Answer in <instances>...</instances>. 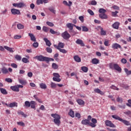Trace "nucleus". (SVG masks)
Here are the masks:
<instances>
[{
  "label": "nucleus",
  "mask_w": 131,
  "mask_h": 131,
  "mask_svg": "<svg viewBox=\"0 0 131 131\" xmlns=\"http://www.w3.org/2000/svg\"><path fill=\"white\" fill-rule=\"evenodd\" d=\"M51 115L52 117L54 118L53 119V122H54L55 124L57 125V126H59L60 124H61V116L57 114H52Z\"/></svg>",
  "instance_id": "f257e3e1"
},
{
  "label": "nucleus",
  "mask_w": 131,
  "mask_h": 131,
  "mask_svg": "<svg viewBox=\"0 0 131 131\" xmlns=\"http://www.w3.org/2000/svg\"><path fill=\"white\" fill-rule=\"evenodd\" d=\"M109 67L110 69H115V70L118 71L119 73H121V71H122L121 68H120L119 65L117 63H111L109 64Z\"/></svg>",
  "instance_id": "f03ea898"
},
{
  "label": "nucleus",
  "mask_w": 131,
  "mask_h": 131,
  "mask_svg": "<svg viewBox=\"0 0 131 131\" xmlns=\"http://www.w3.org/2000/svg\"><path fill=\"white\" fill-rule=\"evenodd\" d=\"M33 59H36L38 61H40V62H47L48 60L47 59V57L43 56L42 55L36 56Z\"/></svg>",
  "instance_id": "7ed1b4c3"
},
{
  "label": "nucleus",
  "mask_w": 131,
  "mask_h": 131,
  "mask_svg": "<svg viewBox=\"0 0 131 131\" xmlns=\"http://www.w3.org/2000/svg\"><path fill=\"white\" fill-rule=\"evenodd\" d=\"M53 76L54 77L53 78V80L54 81H56L57 82H60L61 81V78H60V75L57 73H54Z\"/></svg>",
  "instance_id": "20e7f679"
},
{
  "label": "nucleus",
  "mask_w": 131,
  "mask_h": 131,
  "mask_svg": "<svg viewBox=\"0 0 131 131\" xmlns=\"http://www.w3.org/2000/svg\"><path fill=\"white\" fill-rule=\"evenodd\" d=\"M61 36L64 39H69L71 37L70 34L67 31H66L61 34Z\"/></svg>",
  "instance_id": "39448f33"
},
{
  "label": "nucleus",
  "mask_w": 131,
  "mask_h": 131,
  "mask_svg": "<svg viewBox=\"0 0 131 131\" xmlns=\"http://www.w3.org/2000/svg\"><path fill=\"white\" fill-rule=\"evenodd\" d=\"M13 7H15L16 8H24V7H26V4L24 3H14L13 4Z\"/></svg>",
  "instance_id": "423d86ee"
},
{
  "label": "nucleus",
  "mask_w": 131,
  "mask_h": 131,
  "mask_svg": "<svg viewBox=\"0 0 131 131\" xmlns=\"http://www.w3.org/2000/svg\"><path fill=\"white\" fill-rule=\"evenodd\" d=\"M105 123L106 126H110V127H116V126L114 125V124H113L111 121L108 120H105Z\"/></svg>",
  "instance_id": "0eeeda50"
},
{
  "label": "nucleus",
  "mask_w": 131,
  "mask_h": 131,
  "mask_svg": "<svg viewBox=\"0 0 131 131\" xmlns=\"http://www.w3.org/2000/svg\"><path fill=\"white\" fill-rule=\"evenodd\" d=\"M64 46H65V45L64 44V43L59 42L58 43V46L54 45V47L55 48V49H57V50H60V49H63Z\"/></svg>",
  "instance_id": "6e6552de"
},
{
  "label": "nucleus",
  "mask_w": 131,
  "mask_h": 131,
  "mask_svg": "<svg viewBox=\"0 0 131 131\" xmlns=\"http://www.w3.org/2000/svg\"><path fill=\"white\" fill-rule=\"evenodd\" d=\"M11 12L12 15H20V10L14 8L11 9Z\"/></svg>",
  "instance_id": "1a4fd4ad"
},
{
  "label": "nucleus",
  "mask_w": 131,
  "mask_h": 131,
  "mask_svg": "<svg viewBox=\"0 0 131 131\" xmlns=\"http://www.w3.org/2000/svg\"><path fill=\"white\" fill-rule=\"evenodd\" d=\"M94 91L95 93H97V94H99V95H101V96H104L105 95V92L101 91L99 88L94 89Z\"/></svg>",
  "instance_id": "9d476101"
},
{
  "label": "nucleus",
  "mask_w": 131,
  "mask_h": 131,
  "mask_svg": "<svg viewBox=\"0 0 131 131\" xmlns=\"http://www.w3.org/2000/svg\"><path fill=\"white\" fill-rule=\"evenodd\" d=\"M112 49L117 50L118 49H121V46L117 43H114L112 45Z\"/></svg>",
  "instance_id": "9b49d317"
},
{
  "label": "nucleus",
  "mask_w": 131,
  "mask_h": 131,
  "mask_svg": "<svg viewBox=\"0 0 131 131\" xmlns=\"http://www.w3.org/2000/svg\"><path fill=\"white\" fill-rule=\"evenodd\" d=\"M119 25H120V23L119 21H116L112 25V27L114 29H118L119 28Z\"/></svg>",
  "instance_id": "f8f14e48"
},
{
  "label": "nucleus",
  "mask_w": 131,
  "mask_h": 131,
  "mask_svg": "<svg viewBox=\"0 0 131 131\" xmlns=\"http://www.w3.org/2000/svg\"><path fill=\"white\" fill-rule=\"evenodd\" d=\"M76 26L75 25L73 24H71V23H68L67 24V27H68V28H69L70 29V32H71V31L73 30V27Z\"/></svg>",
  "instance_id": "ddd939ff"
},
{
  "label": "nucleus",
  "mask_w": 131,
  "mask_h": 131,
  "mask_svg": "<svg viewBox=\"0 0 131 131\" xmlns=\"http://www.w3.org/2000/svg\"><path fill=\"white\" fill-rule=\"evenodd\" d=\"M76 43H77V45H80L81 47H84L85 46L84 43H83V41L80 39H77L76 41Z\"/></svg>",
  "instance_id": "4468645a"
},
{
  "label": "nucleus",
  "mask_w": 131,
  "mask_h": 131,
  "mask_svg": "<svg viewBox=\"0 0 131 131\" xmlns=\"http://www.w3.org/2000/svg\"><path fill=\"white\" fill-rule=\"evenodd\" d=\"M43 39L44 41H45L46 46H47V47H51V46H52V43H51V41H50V40L48 39V38H44Z\"/></svg>",
  "instance_id": "2eb2a0df"
},
{
  "label": "nucleus",
  "mask_w": 131,
  "mask_h": 131,
  "mask_svg": "<svg viewBox=\"0 0 131 131\" xmlns=\"http://www.w3.org/2000/svg\"><path fill=\"white\" fill-rule=\"evenodd\" d=\"M28 35L31 38V40H32V41H36V38H35V36H34L33 34L29 33Z\"/></svg>",
  "instance_id": "dca6fc26"
},
{
  "label": "nucleus",
  "mask_w": 131,
  "mask_h": 131,
  "mask_svg": "<svg viewBox=\"0 0 131 131\" xmlns=\"http://www.w3.org/2000/svg\"><path fill=\"white\" fill-rule=\"evenodd\" d=\"M99 16L101 19H108V16L105 13L99 14Z\"/></svg>",
  "instance_id": "f3484780"
},
{
  "label": "nucleus",
  "mask_w": 131,
  "mask_h": 131,
  "mask_svg": "<svg viewBox=\"0 0 131 131\" xmlns=\"http://www.w3.org/2000/svg\"><path fill=\"white\" fill-rule=\"evenodd\" d=\"M9 107L13 108L14 107H18V103L16 102H13L9 104Z\"/></svg>",
  "instance_id": "a211bd4d"
},
{
  "label": "nucleus",
  "mask_w": 131,
  "mask_h": 131,
  "mask_svg": "<svg viewBox=\"0 0 131 131\" xmlns=\"http://www.w3.org/2000/svg\"><path fill=\"white\" fill-rule=\"evenodd\" d=\"M18 81L22 85H26V84H27V82L26 80L18 79Z\"/></svg>",
  "instance_id": "6ab92c4d"
},
{
  "label": "nucleus",
  "mask_w": 131,
  "mask_h": 131,
  "mask_svg": "<svg viewBox=\"0 0 131 131\" xmlns=\"http://www.w3.org/2000/svg\"><path fill=\"white\" fill-rule=\"evenodd\" d=\"M10 89L12 90V91H13V92H19V89L18 86H11L10 87Z\"/></svg>",
  "instance_id": "aec40b11"
},
{
  "label": "nucleus",
  "mask_w": 131,
  "mask_h": 131,
  "mask_svg": "<svg viewBox=\"0 0 131 131\" xmlns=\"http://www.w3.org/2000/svg\"><path fill=\"white\" fill-rule=\"evenodd\" d=\"M100 60L97 58H93L92 59V64H95L97 65V64H99Z\"/></svg>",
  "instance_id": "412c9836"
},
{
  "label": "nucleus",
  "mask_w": 131,
  "mask_h": 131,
  "mask_svg": "<svg viewBox=\"0 0 131 131\" xmlns=\"http://www.w3.org/2000/svg\"><path fill=\"white\" fill-rule=\"evenodd\" d=\"M1 71L3 74H7V73H9V71L8 70V69L6 68V67H3L1 69Z\"/></svg>",
  "instance_id": "4be33fe9"
},
{
  "label": "nucleus",
  "mask_w": 131,
  "mask_h": 131,
  "mask_svg": "<svg viewBox=\"0 0 131 131\" xmlns=\"http://www.w3.org/2000/svg\"><path fill=\"white\" fill-rule=\"evenodd\" d=\"M82 124H83V125H88L90 123V121L87 119L82 120L81 121Z\"/></svg>",
  "instance_id": "5701e85b"
},
{
  "label": "nucleus",
  "mask_w": 131,
  "mask_h": 131,
  "mask_svg": "<svg viewBox=\"0 0 131 131\" xmlns=\"http://www.w3.org/2000/svg\"><path fill=\"white\" fill-rule=\"evenodd\" d=\"M39 86H40V89H42V90H46V89H47V84H46V83H40Z\"/></svg>",
  "instance_id": "b1692460"
},
{
  "label": "nucleus",
  "mask_w": 131,
  "mask_h": 131,
  "mask_svg": "<svg viewBox=\"0 0 131 131\" xmlns=\"http://www.w3.org/2000/svg\"><path fill=\"white\" fill-rule=\"evenodd\" d=\"M31 108L32 109H35V106L36 105V102L34 101H31Z\"/></svg>",
  "instance_id": "393cba45"
},
{
  "label": "nucleus",
  "mask_w": 131,
  "mask_h": 131,
  "mask_svg": "<svg viewBox=\"0 0 131 131\" xmlns=\"http://www.w3.org/2000/svg\"><path fill=\"white\" fill-rule=\"evenodd\" d=\"M112 117H113L114 119H116L117 120H119V121H121L122 118H120L119 116L115 115H112Z\"/></svg>",
  "instance_id": "a878e982"
},
{
  "label": "nucleus",
  "mask_w": 131,
  "mask_h": 131,
  "mask_svg": "<svg viewBox=\"0 0 131 131\" xmlns=\"http://www.w3.org/2000/svg\"><path fill=\"white\" fill-rule=\"evenodd\" d=\"M24 106L26 108H29V107L31 106V102L28 101H26L25 102V105H24Z\"/></svg>",
  "instance_id": "bb28decb"
},
{
  "label": "nucleus",
  "mask_w": 131,
  "mask_h": 131,
  "mask_svg": "<svg viewBox=\"0 0 131 131\" xmlns=\"http://www.w3.org/2000/svg\"><path fill=\"white\" fill-rule=\"evenodd\" d=\"M74 59L75 61H76V62H77L78 63L81 62V59L77 55L75 56L74 57Z\"/></svg>",
  "instance_id": "cd10ccee"
},
{
  "label": "nucleus",
  "mask_w": 131,
  "mask_h": 131,
  "mask_svg": "<svg viewBox=\"0 0 131 131\" xmlns=\"http://www.w3.org/2000/svg\"><path fill=\"white\" fill-rule=\"evenodd\" d=\"M77 102L79 105L81 106L82 105H84V101L81 99L77 100Z\"/></svg>",
  "instance_id": "c85d7f7f"
},
{
  "label": "nucleus",
  "mask_w": 131,
  "mask_h": 131,
  "mask_svg": "<svg viewBox=\"0 0 131 131\" xmlns=\"http://www.w3.org/2000/svg\"><path fill=\"white\" fill-rule=\"evenodd\" d=\"M17 28L19 30L24 29V25H22V24H18L17 25Z\"/></svg>",
  "instance_id": "c756f323"
},
{
  "label": "nucleus",
  "mask_w": 131,
  "mask_h": 131,
  "mask_svg": "<svg viewBox=\"0 0 131 131\" xmlns=\"http://www.w3.org/2000/svg\"><path fill=\"white\" fill-rule=\"evenodd\" d=\"M0 91L3 95H8V92L4 88L0 89Z\"/></svg>",
  "instance_id": "7c9ffc66"
},
{
  "label": "nucleus",
  "mask_w": 131,
  "mask_h": 131,
  "mask_svg": "<svg viewBox=\"0 0 131 131\" xmlns=\"http://www.w3.org/2000/svg\"><path fill=\"white\" fill-rule=\"evenodd\" d=\"M121 122H123L125 125H130L129 122L125 120L122 119L121 120Z\"/></svg>",
  "instance_id": "2f4dec72"
},
{
  "label": "nucleus",
  "mask_w": 131,
  "mask_h": 131,
  "mask_svg": "<svg viewBox=\"0 0 131 131\" xmlns=\"http://www.w3.org/2000/svg\"><path fill=\"white\" fill-rule=\"evenodd\" d=\"M124 72H125L126 74L128 76L130 75L131 74V71L128 70L127 68H124Z\"/></svg>",
  "instance_id": "473e14b6"
},
{
  "label": "nucleus",
  "mask_w": 131,
  "mask_h": 131,
  "mask_svg": "<svg viewBox=\"0 0 131 131\" xmlns=\"http://www.w3.org/2000/svg\"><path fill=\"white\" fill-rule=\"evenodd\" d=\"M69 115L73 118L74 117V112L72 111V110H70V112H69Z\"/></svg>",
  "instance_id": "72a5a7b5"
},
{
  "label": "nucleus",
  "mask_w": 131,
  "mask_h": 131,
  "mask_svg": "<svg viewBox=\"0 0 131 131\" xmlns=\"http://www.w3.org/2000/svg\"><path fill=\"white\" fill-rule=\"evenodd\" d=\"M107 11L105 10L104 8H100L99 10V13L100 14H105Z\"/></svg>",
  "instance_id": "f704fd0d"
},
{
  "label": "nucleus",
  "mask_w": 131,
  "mask_h": 131,
  "mask_svg": "<svg viewBox=\"0 0 131 131\" xmlns=\"http://www.w3.org/2000/svg\"><path fill=\"white\" fill-rule=\"evenodd\" d=\"M4 49L7 50V51H9V52H10L11 53H13V52H14V51H13V49L8 46H4Z\"/></svg>",
  "instance_id": "c9c22d12"
},
{
  "label": "nucleus",
  "mask_w": 131,
  "mask_h": 131,
  "mask_svg": "<svg viewBox=\"0 0 131 131\" xmlns=\"http://www.w3.org/2000/svg\"><path fill=\"white\" fill-rule=\"evenodd\" d=\"M81 69L83 72H88L89 71V68L86 67H82Z\"/></svg>",
  "instance_id": "e433bc0d"
},
{
  "label": "nucleus",
  "mask_w": 131,
  "mask_h": 131,
  "mask_svg": "<svg viewBox=\"0 0 131 131\" xmlns=\"http://www.w3.org/2000/svg\"><path fill=\"white\" fill-rule=\"evenodd\" d=\"M50 86L51 89H56L57 88V84L52 82L50 84Z\"/></svg>",
  "instance_id": "4c0bfd02"
},
{
  "label": "nucleus",
  "mask_w": 131,
  "mask_h": 131,
  "mask_svg": "<svg viewBox=\"0 0 131 131\" xmlns=\"http://www.w3.org/2000/svg\"><path fill=\"white\" fill-rule=\"evenodd\" d=\"M17 114H18V115H21L24 117H26V115L25 114H24V112H22L21 111H19L17 112Z\"/></svg>",
  "instance_id": "58836bf2"
},
{
  "label": "nucleus",
  "mask_w": 131,
  "mask_h": 131,
  "mask_svg": "<svg viewBox=\"0 0 131 131\" xmlns=\"http://www.w3.org/2000/svg\"><path fill=\"white\" fill-rule=\"evenodd\" d=\"M82 30L84 32H88L89 31V28L85 26H82Z\"/></svg>",
  "instance_id": "ea45409f"
},
{
  "label": "nucleus",
  "mask_w": 131,
  "mask_h": 131,
  "mask_svg": "<svg viewBox=\"0 0 131 131\" xmlns=\"http://www.w3.org/2000/svg\"><path fill=\"white\" fill-rule=\"evenodd\" d=\"M22 62H23L24 63H29V60H28V59L25 58V57H24L22 59Z\"/></svg>",
  "instance_id": "a19ab883"
},
{
  "label": "nucleus",
  "mask_w": 131,
  "mask_h": 131,
  "mask_svg": "<svg viewBox=\"0 0 131 131\" xmlns=\"http://www.w3.org/2000/svg\"><path fill=\"white\" fill-rule=\"evenodd\" d=\"M15 58L16 60H17V61H21V59H22L21 56L18 55H15Z\"/></svg>",
  "instance_id": "79ce46f5"
},
{
  "label": "nucleus",
  "mask_w": 131,
  "mask_h": 131,
  "mask_svg": "<svg viewBox=\"0 0 131 131\" xmlns=\"http://www.w3.org/2000/svg\"><path fill=\"white\" fill-rule=\"evenodd\" d=\"M101 35H106V31H104L103 28H101Z\"/></svg>",
  "instance_id": "37998d69"
},
{
  "label": "nucleus",
  "mask_w": 131,
  "mask_h": 131,
  "mask_svg": "<svg viewBox=\"0 0 131 131\" xmlns=\"http://www.w3.org/2000/svg\"><path fill=\"white\" fill-rule=\"evenodd\" d=\"M42 30L44 31V32H49V28L43 26L42 27Z\"/></svg>",
  "instance_id": "c03bdc74"
},
{
  "label": "nucleus",
  "mask_w": 131,
  "mask_h": 131,
  "mask_svg": "<svg viewBox=\"0 0 131 131\" xmlns=\"http://www.w3.org/2000/svg\"><path fill=\"white\" fill-rule=\"evenodd\" d=\"M117 14H118V11H115V12H112V15L113 17H116L117 16Z\"/></svg>",
  "instance_id": "a18cd8bd"
},
{
  "label": "nucleus",
  "mask_w": 131,
  "mask_h": 131,
  "mask_svg": "<svg viewBox=\"0 0 131 131\" xmlns=\"http://www.w3.org/2000/svg\"><path fill=\"white\" fill-rule=\"evenodd\" d=\"M17 124L20 126H25V124L23 122H17Z\"/></svg>",
  "instance_id": "49530a36"
},
{
  "label": "nucleus",
  "mask_w": 131,
  "mask_h": 131,
  "mask_svg": "<svg viewBox=\"0 0 131 131\" xmlns=\"http://www.w3.org/2000/svg\"><path fill=\"white\" fill-rule=\"evenodd\" d=\"M123 113L125 115H128V116H131V111H127V112H124Z\"/></svg>",
  "instance_id": "de8ad7c7"
},
{
  "label": "nucleus",
  "mask_w": 131,
  "mask_h": 131,
  "mask_svg": "<svg viewBox=\"0 0 131 131\" xmlns=\"http://www.w3.org/2000/svg\"><path fill=\"white\" fill-rule=\"evenodd\" d=\"M52 67L53 69H58V65L55 63H52Z\"/></svg>",
  "instance_id": "09e8293b"
},
{
  "label": "nucleus",
  "mask_w": 131,
  "mask_h": 131,
  "mask_svg": "<svg viewBox=\"0 0 131 131\" xmlns=\"http://www.w3.org/2000/svg\"><path fill=\"white\" fill-rule=\"evenodd\" d=\"M59 52H60V53H62V54H67V51L65 49H58Z\"/></svg>",
  "instance_id": "8fccbe9b"
},
{
  "label": "nucleus",
  "mask_w": 131,
  "mask_h": 131,
  "mask_svg": "<svg viewBox=\"0 0 131 131\" xmlns=\"http://www.w3.org/2000/svg\"><path fill=\"white\" fill-rule=\"evenodd\" d=\"M58 57H59V53H56L54 55V59H55V61H58Z\"/></svg>",
  "instance_id": "3c124183"
},
{
  "label": "nucleus",
  "mask_w": 131,
  "mask_h": 131,
  "mask_svg": "<svg viewBox=\"0 0 131 131\" xmlns=\"http://www.w3.org/2000/svg\"><path fill=\"white\" fill-rule=\"evenodd\" d=\"M88 12L89 14L91 15V16H94L95 15V13H94V11L91 9H88Z\"/></svg>",
  "instance_id": "603ef678"
},
{
  "label": "nucleus",
  "mask_w": 131,
  "mask_h": 131,
  "mask_svg": "<svg viewBox=\"0 0 131 131\" xmlns=\"http://www.w3.org/2000/svg\"><path fill=\"white\" fill-rule=\"evenodd\" d=\"M111 89H112L113 90H115L116 91H119V88L116 87V86L112 85L111 86Z\"/></svg>",
  "instance_id": "864d4df0"
},
{
  "label": "nucleus",
  "mask_w": 131,
  "mask_h": 131,
  "mask_svg": "<svg viewBox=\"0 0 131 131\" xmlns=\"http://www.w3.org/2000/svg\"><path fill=\"white\" fill-rule=\"evenodd\" d=\"M46 24H47V25H48V26H50V27H53V26H54V24H53V23L52 22L47 21Z\"/></svg>",
  "instance_id": "5fc2aeb1"
},
{
  "label": "nucleus",
  "mask_w": 131,
  "mask_h": 131,
  "mask_svg": "<svg viewBox=\"0 0 131 131\" xmlns=\"http://www.w3.org/2000/svg\"><path fill=\"white\" fill-rule=\"evenodd\" d=\"M22 37V36L19 35H16L14 36V39H20Z\"/></svg>",
  "instance_id": "6e6d98bb"
},
{
  "label": "nucleus",
  "mask_w": 131,
  "mask_h": 131,
  "mask_svg": "<svg viewBox=\"0 0 131 131\" xmlns=\"http://www.w3.org/2000/svg\"><path fill=\"white\" fill-rule=\"evenodd\" d=\"M47 60H46V62L47 63H49V62H50V61H53L54 60V58H50V57H47Z\"/></svg>",
  "instance_id": "4d7b16f0"
},
{
  "label": "nucleus",
  "mask_w": 131,
  "mask_h": 131,
  "mask_svg": "<svg viewBox=\"0 0 131 131\" xmlns=\"http://www.w3.org/2000/svg\"><path fill=\"white\" fill-rule=\"evenodd\" d=\"M46 51L48 53H52V52H53V50H52L51 48L50 47H47L46 48Z\"/></svg>",
  "instance_id": "13d9d810"
},
{
  "label": "nucleus",
  "mask_w": 131,
  "mask_h": 131,
  "mask_svg": "<svg viewBox=\"0 0 131 131\" xmlns=\"http://www.w3.org/2000/svg\"><path fill=\"white\" fill-rule=\"evenodd\" d=\"M121 63H122V64H126V63L127 62V60L125 59V58H122L121 60Z\"/></svg>",
  "instance_id": "bf43d9fd"
},
{
  "label": "nucleus",
  "mask_w": 131,
  "mask_h": 131,
  "mask_svg": "<svg viewBox=\"0 0 131 131\" xmlns=\"http://www.w3.org/2000/svg\"><path fill=\"white\" fill-rule=\"evenodd\" d=\"M104 45L105 46V47H109V46H110V44H109V41L105 40L104 42Z\"/></svg>",
  "instance_id": "052dcab7"
},
{
  "label": "nucleus",
  "mask_w": 131,
  "mask_h": 131,
  "mask_svg": "<svg viewBox=\"0 0 131 131\" xmlns=\"http://www.w3.org/2000/svg\"><path fill=\"white\" fill-rule=\"evenodd\" d=\"M89 125L91 126V127H96V124H95L94 123H91L90 122H89Z\"/></svg>",
  "instance_id": "680f3d73"
},
{
  "label": "nucleus",
  "mask_w": 131,
  "mask_h": 131,
  "mask_svg": "<svg viewBox=\"0 0 131 131\" xmlns=\"http://www.w3.org/2000/svg\"><path fill=\"white\" fill-rule=\"evenodd\" d=\"M49 11L51 12V13H53V14H56V11L53 8H49Z\"/></svg>",
  "instance_id": "e2e57ef3"
},
{
  "label": "nucleus",
  "mask_w": 131,
  "mask_h": 131,
  "mask_svg": "<svg viewBox=\"0 0 131 131\" xmlns=\"http://www.w3.org/2000/svg\"><path fill=\"white\" fill-rule=\"evenodd\" d=\"M37 5H41L43 4L42 0H37L36 1Z\"/></svg>",
  "instance_id": "0e129e2a"
},
{
  "label": "nucleus",
  "mask_w": 131,
  "mask_h": 131,
  "mask_svg": "<svg viewBox=\"0 0 131 131\" xmlns=\"http://www.w3.org/2000/svg\"><path fill=\"white\" fill-rule=\"evenodd\" d=\"M91 5L92 6H96L97 5V2L95 0H93L91 2Z\"/></svg>",
  "instance_id": "69168bd1"
},
{
  "label": "nucleus",
  "mask_w": 131,
  "mask_h": 131,
  "mask_svg": "<svg viewBox=\"0 0 131 131\" xmlns=\"http://www.w3.org/2000/svg\"><path fill=\"white\" fill-rule=\"evenodd\" d=\"M11 67H13V68H17L18 67V66H17L15 63H11Z\"/></svg>",
  "instance_id": "338daca9"
},
{
  "label": "nucleus",
  "mask_w": 131,
  "mask_h": 131,
  "mask_svg": "<svg viewBox=\"0 0 131 131\" xmlns=\"http://www.w3.org/2000/svg\"><path fill=\"white\" fill-rule=\"evenodd\" d=\"M113 9H114V10H119V7L116 6V5H114L113 6Z\"/></svg>",
  "instance_id": "774afa93"
}]
</instances>
